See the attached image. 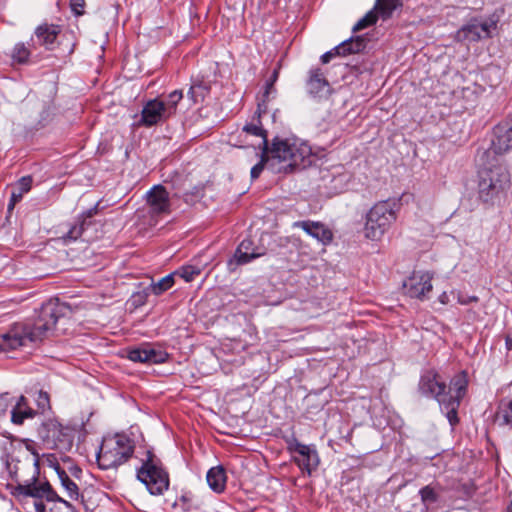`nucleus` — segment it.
I'll use <instances>...</instances> for the list:
<instances>
[{"label":"nucleus","instance_id":"nucleus-10","mask_svg":"<svg viewBox=\"0 0 512 512\" xmlns=\"http://www.w3.org/2000/svg\"><path fill=\"white\" fill-rule=\"evenodd\" d=\"M497 20L493 18H472L455 35L461 42H478L491 38L497 29Z\"/></svg>","mask_w":512,"mask_h":512},{"label":"nucleus","instance_id":"nucleus-4","mask_svg":"<svg viewBox=\"0 0 512 512\" xmlns=\"http://www.w3.org/2000/svg\"><path fill=\"white\" fill-rule=\"evenodd\" d=\"M510 182V173L501 158L486 159L481 156L477 185L481 202L493 205L509 188Z\"/></svg>","mask_w":512,"mask_h":512},{"label":"nucleus","instance_id":"nucleus-8","mask_svg":"<svg viewBox=\"0 0 512 512\" xmlns=\"http://www.w3.org/2000/svg\"><path fill=\"white\" fill-rule=\"evenodd\" d=\"M460 82L462 77L457 71H446L443 76L432 88V97L436 99V105L454 108L455 112H462L467 109L464 102V95L467 92L465 88L452 87L449 80Z\"/></svg>","mask_w":512,"mask_h":512},{"label":"nucleus","instance_id":"nucleus-46","mask_svg":"<svg viewBox=\"0 0 512 512\" xmlns=\"http://www.w3.org/2000/svg\"><path fill=\"white\" fill-rule=\"evenodd\" d=\"M12 404V398L8 394L0 395V415L5 414Z\"/></svg>","mask_w":512,"mask_h":512},{"label":"nucleus","instance_id":"nucleus-25","mask_svg":"<svg viewBox=\"0 0 512 512\" xmlns=\"http://www.w3.org/2000/svg\"><path fill=\"white\" fill-rule=\"evenodd\" d=\"M36 414L37 411L29 406L27 398L20 396L12 407L11 421L16 425H22L26 419L34 418Z\"/></svg>","mask_w":512,"mask_h":512},{"label":"nucleus","instance_id":"nucleus-21","mask_svg":"<svg viewBox=\"0 0 512 512\" xmlns=\"http://www.w3.org/2000/svg\"><path fill=\"white\" fill-rule=\"evenodd\" d=\"M293 226L301 228L324 246L330 244L333 240V232L322 222L303 220L295 222Z\"/></svg>","mask_w":512,"mask_h":512},{"label":"nucleus","instance_id":"nucleus-35","mask_svg":"<svg viewBox=\"0 0 512 512\" xmlns=\"http://www.w3.org/2000/svg\"><path fill=\"white\" fill-rule=\"evenodd\" d=\"M174 276H176L175 272L163 277L158 282H153L150 285L151 293L158 296L170 289L174 285Z\"/></svg>","mask_w":512,"mask_h":512},{"label":"nucleus","instance_id":"nucleus-22","mask_svg":"<svg viewBox=\"0 0 512 512\" xmlns=\"http://www.w3.org/2000/svg\"><path fill=\"white\" fill-rule=\"evenodd\" d=\"M266 111L267 106L264 104V102H258L257 110L252 118V122L246 124L243 127V131L246 132L247 134L262 138V150H267L268 144L267 131L263 128L260 120L261 115L266 113Z\"/></svg>","mask_w":512,"mask_h":512},{"label":"nucleus","instance_id":"nucleus-42","mask_svg":"<svg viewBox=\"0 0 512 512\" xmlns=\"http://www.w3.org/2000/svg\"><path fill=\"white\" fill-rule=\"evenodd\" d=\"M179 501L185 506L187 510L199 509L201 502L191 492H186L179 498Z\"/></svg>","mask_w":512,"mask_h":512},{"label":"nucleus","instance_id":"nucleus-43","mask_svg":"<svg viewBox=\"0 0 512 512\" xmlns=\"http://www.w3.org/2000/svg\"><path fill=\"white\" fill-rule=\"evenodd\" d=\"M83 230V222H76L74 225L70 227L69 231L65 235H63L62 238L65 242L77 240L82 235Z\"/></svg>","mask_w":512,"mask_h":512},{"label":"nucleus","instance_id":"nucleus-20","mask_svg":"<svg viewBox=\"0 0 512 512\" xmlns=\"http://www.w3.org/2000/svg\"><path fill=\"white\" fill-rule=\"evenodd\" d=\"M127 357L133 362L160 364L166 362L168 359V353L163 350L156 349L149 344H145L130 349Z\"/></svg>","mask_w":512,"mask_h":512},{"label":"nucleus","instance_id":"nucleus-32","mask_svg":"<svg viewBox=\"0 0 512 512\" xmlns=\"http://www.w3.org/2000/svg\"><path fill=\"white\" fill-rule=\"evenodd\" d=\"M440 490L441 489H437L432 485H426L419 490L421 502L426 508H428L429 505L438 502Z\"/></svg>","mask_w":512,"mask_h":512},{"label":"nucleus","instance_id":"nucleus-50","mask_svg":"<svg viewBox=\"0 0 512 512\" xmlns=\"http://www.w3.org/2000/svg\"><path fill=\"white\" fill-rule=\"evenodd\" d=\"M16 203H17V202H14V201H13V197L11 196V198H10V202H9V204H8V209H9V210H12V209L14 208V206L16 205Z\"/></svg>","mask_w":512,"mask_h":512},{"label":"nucleus","instance_id":"nucleus-23","mask_svg":"<svg viewBox=\"0 0 512 512\" xmlns=\"http://www.w3.org/2000/svg\"><path fill=\"white\" fill-rule=\"evenodd\" d=\"M43 428L46 431V439L53 442L55 446L59 443H64L70 440L71 431L69 427L63 426L59 421L55 419H49L43 424Z\"/></svg>","mask_w":512,"mask_h":512},{"label":"nucleus","instance_id":"nucleus-24","mask_svg":"<svg viewBox=\"0 0 512 512\" xmlns=\"http://www.w3.org/2000/svg\"><path fill=\"white\" fill-rule=\"evenodd\" d=\"M262 255H264V251L254 247V243L251 239H244L235 251L234 260L237 265H244Z\"/></svg>","mask_w":512,"mask_h":512},{"label":"nucleus","instance_id":"nucleus-44","mask_svg":"<svg viewBox=\"0 0 512 512\" xmlns=\"http://www.w3.org/2000/svg\"><path fill=\"white\" fill-rule=\"evenodd\" d=\"M269 161H270V159L267 156V153H265L264 150H262L261 160L251 168L250 173H251V178L253 180L257 179L260 176V174L264 170L265 166H267L269 168Z\"/></svg>","mask_w":512,"mask_h":512},{"label":"nucleus","instance_id":"nucleus-9","mask_svg":"<svg viewBox=\"0 0 512 512\" xmlns=\"http://www.w3.org/2000/svg\"><path fill=\"white\" fill-rule=\"evenodd\" d=\"M137 478L152 495H162L169 488V474L151 451H147L146 459L137 470Z\"/></svg>","mask_w":512,"mask_h":512},{"label":"nucleus","instance_id":"nucleus-15","mask_svg":"<svg viewBox=\"0 0 512 512\" xmlns=\"http://www.w3.org/2000/svg\"><path fill=\"white\" fill-rule=\"evenodd\" d=\"M289 450L297 453L299 456L294 458V461L299 468L311 475L312 471L315 470L319 464V456L312 446L302 444L297 440H294L289 444Z\"/></svg>","mask_w":512,"mask_h":512},{"label":"nucleus","instance_id":"nucleus-39","mask_svg":"<svg viewBox=\"0 0 512 512\" xmlns=\"http://www.w3.org/2000/svg\"><path fill=\"white\" fill-rule=\"evenodd\" d=\"M59 477L63 487L68 492L69 497L72 499H77L79 496L77 484L71 480L65 472L60 473Z\"/></svg>","mask_w":512,"mask_h":512},{"label":"nucleus","instance_id":"nucleus-31","mask_svg":"<svg viewBox=\"0 0 512 512\" xmlns=\"http://www.w3.org/2000/svg\"><path fill=\"white\" fill-rule=\"evenodd\" d=\"M402 6L401 0H376V8L379 9L383 20L391 18L393 12Z\"/></svg>","mask_w":512,"mask_h":512},{"label":"nucleus","instance_id":"nucleus-16","mask_svg":"<svg viewBox=\"0 0 512 512\" xmlns=\"http://www.w3.org/2000/svg\"><path fill=\"white\" fill-rule=\"evenodd\" d=\"M368 38L366 36L351 37L348 40L343 41L338 46L334 47L330 51L324 53L321 56L323 64L328 63L336 56H347L350 54L360 53L367 47Z\"/></svg>","mask_w":512,"mask_h":512},{"label":"nucleus","instance_id":"nucleus-18","mask_svg":"<svg viewBox=\"0 0 512 512\" xmlns=\"http://www.w3.org/2000/svg\"><path fill=\"white\" fill-rule=\"evenodd\" d=\"M307 90L311 96L319 100L327 99L333 93L330 82L319 67L310 71L307 80Z\"/></svg>","mask_w":512,"mask_h":512},{"label":"nucleus","instance_id":"nucleus-51","mask_svg":"<svg viewBox=\"0 0 512 512\" xmlns=\"http://www.w3.org/2000/svg\"><path fill=\"white\" fill-rule=\"evenodd\" d=\"M506 346L509 350L512 349V338H510V337L506 338Z\"/></svg>","mask_w":512,"mask_h":512},{"label":"nucleus","instance_id":"nucleus-36","mask_svg":"<svg viewBox=\"0 0 512 512\" xmlns=\"http://www.w3.org/2000/svg\"><path fill=\"white\" fill-rule=\"evenodd\" d=\"M202 272V269L196 265H184L175 271V274L181 277L185 282H192Z\"/></svg>","mask_w":512,"mask_h":512},{"label":"nucleus","instance_id":"nucleus-19","mask_svg":"<svg viewBox=\"0 0 512 512\" xmlns=\"http://www.w3.org/2000/svg\"><path fill=\"white\" fill-rule=\"evenodd\" d=\"M149 211L152 215L170 213V198L166 188L162 185L153 186L146 194Z\"/></svg>","mask_w":512,"mask_h":512},{"label":"nucleus","instance_id":"nucleus-49","mask_svg":"<svg viewBox=\"0 0 512 512\" xmlns=\"http://www.w3.org/2000/svg\"><path fill=\"white\" fill-rule=\"evenodd\" d=\"M464 488H465V496L471 497L474 493V489L471 487H466V486H464Z\"/></svg>","mask_w":512,"mask_h":512},{"label":"nucleus","instance_id":"nucleus-7","mask_svg":"<svg viewBox=\"0 0 512 512\" xmlns=\"http://www.w3.org/2000/svg\"><path fill=\"white\" fill-rule=\"evenodd\" d=\"M37 43L50 51L58 50L60 57L69 56L74 52L76 37L73 31L62 26L44 22L34 30Z\"/></svg>","mask_w":512,"mask_h":512},{"label":"nucleus","instance_id":"nucleus-30","mask_svg":"<svg viewBox=\"0 0 512 512\" xmlns=\"http://www.w3.org/2000/svg\"><path fill=\"white\" fill-rule=\"evenodd\" d=\"M208 93L209 87L201 82H198L191 85L187 93V97L193 105H196L203 102Z\"/></svg>","mask_w":512,"mask_h":512},{"label":"nucleus","instance_id":"nucleus-47","mask_svg":"<svg viewBox=\"0 0 512 512\" xmlns=\"http://www.w3.org/2000/svg\"><path fill=\"white\" fill-rule=\"evenodd\" d=\"M479 298L477 296H465V295H459L458 296V303L461 305H467L471 302H478Z\"/></svg>","mask_w":512,"mask_h":512},{"label":"nucleus","instance_id":"nucleus-12","mask_svg":"<svg viewBox=\"0 0 512 512\" xmlns=\"http://www.w3.org/2000/svg\"><path fill=\"white\" fill-rule=\"evenodd\" d=\"M493 135L491 146L482 154L486 159L500 158L512 149V117L495 126Z\"/></svg>","mask_w":512,"mask_h":512},{"label":"nucleus","instance_id":"nucleus-41","mask_svg":"<svg viewBox=\"0 0 512 512\" xmlns=\"http://www.w3.org/2000/svg\"><path fill=\"white\" fill-rule=\"evenodd\" d=\"M279 77V69H274L269 79L266 81L263 99L261 102L267 106L269 95L275 92L274 84Z\"/></svg>","mask_w":512,"mask_h":512},{"label":"nucleus","instance_id":"nucleus-13","mask_svg":"<svg viewBox=\"0 0 512 512\" xmlns=\"http://www.w3.org/2000/svg\"><path fill=\"white\" fill-rule=\"evenodd\" d=\"M433 275L425 271H413L411 275L403 281L402 287L404 294L410 298L425 300L432 291Z\"/></svg>","mask_w":512,"mask_h":512},{"label":"nucleus","instance_id":"nucleus-34","mask_svg":"<svg viewBox=\"0 0 512 512\" xmlns=\"http://www.w3.org/2000/svg\"><path fill=\"white\" fill-rule=\"evenodd\" d=\"M378 15H380V12L379 9L376 8L375 4L373 9L368 11L365 14V16H363L361 19L357 21V23L353 27V31L357 32L375 24L378 19Z\"/></svg>","mask_w":512,"mask_h":512},{"label":"nucleus","instance_id":"nucleus-37","mask_svg":"<svg viewBox=\"0 0 512 512\" xmlns=\"http://www.w3.org/2000/svg\"><path fill=\"white\" fill-rule=\"evenodd\" d=\"M35 404L37 406V413H45L51 410L50 396L47 392L39 390L36 392L34 397Z\"/></svg>","mask_w":512,"mask_h":512},{"label":"nucleus","instance_id":"nucleus-11","mask_svg":"<svg viewBox=\"0 0 512 512\" xmlns=\"http://www.w3.org/2000/svg\"><path fill=\"white\" fill-rule=\"evenodd\" d=\"M36 512H75L74 506L58 496L49 482L43 485L34 493Z\"/></svg>","mask_w":512,"mask_h":512},{"label":"nucleus","instance_id":"nucleus-40","mask_svg":"<svg viewBox=\"0 0 512 512\" xmlns=\"http://www.w3.org/2000/svg\"><path fill=\"white\" fill-rule=\"evenodd\" d=\"M30 56V50L24 43H18L15 45L12 58L19 64L25 63Z\"/></svg>","mask_w":512,"mask_h":512},{"label":"nucleus","instance_id":"nucleus-28","mask_svg":"<svg viewBox=\"0 0 512 512\" xmlns=\"http://www.w3.org/2000/svg\"><path fill=\"white\" fill-rule=\"evenodd\" d=\"M495 422L499 426L512 428V400L503 399L500 401L495 413Z\"/></svg>","mask_w":512,"mask_h":512},{"label":"nucleus","instance_id":"nucleus-27","mask_svg":"<svg viewBox=\"0 0 512 512\" xmlns=\"http://www.w3.org/2000/svg\"><path fill=\"white\" fill-rule=\"evenodd\" d=\"M467 387V373L465 371H461L451 379L450 389L448 391H451L452 399L461 401L466 394Z\"/></svg>","mask_w":512,"mask_h":512},{"label":"nucleus","instance_id":"nucleus-48","mask_svg":"<svg viewBox=\"0 0 512 512\" xmlns=\"http://www.w3.org/2000/svg\"><path fill=\"white\" fill-rule=\"evenodd\" d=\"M439 301L442 303V304H446L448 302V296L446 294V292H443L440 296H439Z\"/></svg>","mask_w":512,"mask_h":512},{"label":"nucleus","instance_id":"nucleus-6","mask_svg":"<svg viewBox=\"0 0 512 512\" xmlns=\"http://www.w3.org/2000/svg\"><path fill=\"white\" fill-rule=\"evenodd\" d=\"M400 206L395 200L375 203L366 214L365 237L373 241L380 240L397 220Z\"/></svg>","mask_w":512,"mask_h":512},{"label":"nucleus","instance_id":"nucleus-3","mask_svg":"<svg viewBox=\"0 0 512 512\" xmlns=\"http://www.w3.org/2000/svg\"><path fill=\"white\" fill-rule=\"evenodd\" d=\"M269 157V169L275 173H288L296 168H305L312 163L313 152L310 145L299 139L275 137L264 150Z\"/></svg>","mask_w":512,"mask_h":512},{"label":"nucleus","instance_id":"nucleus-45","mask_svg":"<svg viewBox=\"0 0 512 512\" xmlns=\"http://www.w3.org/2000/svg\"><path fill=\"white\" fill-rule=\"evenodd\" d=\"M71 10L75 15L80 16L84 14L85 0H70Z\"/></svg>","mask_w":512,"mask_h":512},{"label":"nucleus","instance_id":"nucleus-1","mask_svg":"<svg viewBox=\"0 0 512 512\" xmlns=\"http://www.w3.org/2000/svg\"><path fill=\"white\" fill-rule=\"evenodd\" d=\"M68 306L58 299H50L42 304L33 323H15L0 335V351L16 350L28 343L41 341L52 331L57 321L66 315Z\"/></svg>","mask_w":512,"mask_h":512},{"label":"nucleus","instance_id":"nucleus-26","mask_svg":"<svg viewBox=\"0 0 512 512\" xmlns=\"http://www.w3.org/2000/svg\"><path fill=\"white\" fill-rule=\"evenodd\" d=\"M206 480L209 487L215 493H222L226 488L227 482L225 469L222 466L212 467L207 472Z\"/></svg>","mask_w":512,"mask_h":512},{"label":"nucleus","instance_id":"nucleus-14","mask_svg":"<svg viewBox=\"0 0 512 512\" xmlns=\"http://www.w3.org/2000/svg\"><path fill=\"white\" fill-rule=\"evenodd\" d=\"M418 388L422 395L434 398L438 403L444 402L451 395L445 382L439 380V375L434 370H428L421 375Z\"/></svg>","mask_w":512,"mask_h":512},{"label":"nucleus","instance_id":"nucleus-33","mask_svg":"<svg viewBox=\"0 0 512 512\" xmlns=\"http://www.w3.org/2000/svg\"><path fill=\"white\" fill-rule=\"evenodd\" d=\"M33 179L31 176L20 178L16 184V189L12 191L11 196L14 202L21 201L23 195L30 191Z\"/></svg>","mask_w":512,"mask_h":512},{"label":"nucleus","instance_id":"nucleus-2","mask_svg":"<svg viewBox=\"0 0 512 512\" xmlns=\"http://www.w3.org/2000/svg\"><path fill=\"white\" fill-rule=\"evenodd\" d=\"M5 449L1 460L9 475L16 482L12 494L16 497H33L36 490L47 482L39 478V454L29 445L16 449L12 444Z\"/></svg>","mask_w":512,"mask_h":512},{"label":"nucleus","instance_id":"nucleus-17","mask_svg":"<svg viewBox=\"0 0 512 512\" xmlns=\"http://www.w3.org/2000/svg\"><path fill=\"white\" fill-rule=\"evenodd\" d=\"M170 118L165 109V102L159 99L149 100L141 111L139 125L151 127Z\"/></svg>","mask_w":512,"mask_h":512},{"label":"nucleus","instance_id":"nucleus-52","mask_svg":"<svg viewBox=\"0 0 512 512\" xmlns=\"http://www.w3.org/2000/svg\"><path fill=\"white\" fill-rule=\"evenodd\" d=\"M507 512H512V501L507 507Z\"/></svg>","mask_w":512,"mask_h":512},{"label":"nucleus","instance_id":"nucleus-38","mask_svg":"<svg viewBox=\"0 0 512 512\" xmlns=\"http://www.w3.org/2000/svg\"><path fill=\"white\" fill-rule=\"evenodd\" d=\"M183 98L181 90H174L168 95V100L165 102V109L170 117L176 113L177 104Z\"/></svg>","mask_w":512,"mask_h":512},{"label":"nucleus","instance_id":"nucleus-29","mask_svg":"<svg viewBox=\"0 0 512 512\" xmlns=\"http://www.w3.org/2000/svg\"><path fill=\"white\" fill-rule=\"evenodd\" d=\"M461 401L452 399V394L447 397L444 402H440L441 410L445 413L450 425L454 427L459 423L458 409Z\"/></svg>","mask_w":512,"mask_h":512},{"label":"nucleus","instance_id":"nucleus-5","mask_svg":"<svg viewBox=\"0 0 512 512\" xmlns=\"http://www.w3.org/2000/svg\"><path fill=\"white\" fill-rule=\"evenodd\" d=\"M134 450V441L125 434L105 436L96 455L97 465L101 470H116L132 458Z\"/></svg>","mask_w":512,"mask_h":512}]
</instances>
